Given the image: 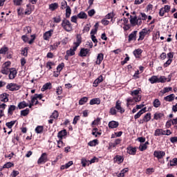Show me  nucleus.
<instances>
[{"label":"nucleus","mask_w":177,"mask_h":177,"mask_svg":"<svg viewBox=\"0 0 177 177\" xmlns=\"http://www.w3.org/2000/svg\"><path fill=\"white\" fill-rule=\"evenodd\" d=\"M15 124H16L15 120L7 122L6 125V127H8V128L11 129L13 127V125H15Z\"/></svg>","instance_id":"obj_42"},{"label":"nucleus","mask_w":177,"mask_h":177,"mask_svg":"<svg viewBox=\"0 0 177 177\" xmlns=\"http://www.w3.org/2000/svg\"><path fill=\"white\" fill-rule=\"evenodd\" d=\"M77 17L79 19H87L88 15H86V13H85L84 12H80L78 15H77Z\"/></svg>","instance_id":"obj_34"},{"label":"nucleus","mask_w":177,"mask_h":177,"mask_svg":"<svg viewBox=\"0 0 177 177\" xmlns=\"http://www.w3.org/2000/svg\"><path fill=\"white\" fill-rule=\"evenodd\" d=\"M100 103V98H94L90 101V104L93 106V104H99Z\"/></svg>","instance_id":"obj_29"},{"label":"nucleus","mask_w":177,"mask_h":177,"mask_svg":"<svg viewBox=\"0 0 177 177\" xmlns=\"http://www.w3.org/2000/svg\"><path fill=\"white\" fill-rule=\"evenodd\" d=\"M133 100H135L134 97H129L127 100V107H129V105L131 104V103H133Z\"/></svg>","instance_id":"obj_45"},{"label":"nucleus","mask_w":177,"mask_h":177,"mask_svg":"<svg viewBox=\"0 0 177 177\" xmlns=\"http://www.w3.org/2000/svg\"><path fill=\"white\" fill-rule=\"evenodd\" d=\"M129 169L124 168L121 171V172L118 175V177H124L125 176V173L128 172Z\"/></svg>","instance_id":"obj_36"},{"label":"nucleus","mask_w":177,"mask_h":177,"mask_svg":"<svg viewBox=\"0 0 177 177\" xmlns=\"http://www.w3.org/2000/svg\"><path fill=\"white\" fill-rule=\"evenodd\" d=\"M57 117H59V112H57V111H54L50 118H54L55 120V118H57Z\"/></svg>","instance_id":"obj_47"},{"label":"nucleus","mask_w":177,"mask_h":177,"mask_svg":"<svg viewBox=\"0 0 177 177\" xmlns=\"http://www.w3.org/2000/svg\"><path fill=\"white\" fill-rule=\"evenodd\" d=\"M175 99V95L174 94H171L169 95H167L166 97H165L164 100L166 102H172V100H174Z\"/></svg>","instance_id":"obj_24"},{"label":"nucleus","mask_w":177,"mask_h":177,"mask_svg":"<svg viewBox=\"0 0 177 177\" xmlns=\"http://www.w3.org/2000/svg\"><path fill=\"white\" fill-rule=\"evenodd\" d=\"M89 30H91V25L86 24L83 29V32H88Z\"/></svg>","instance_id":"obj_53"},{"label":"nucleus","mask_w":177,"mask_h":177,"mask_svg":"<svg viewBox=\"0 0 177 177\" xmlns=\"http://www.w3.org/2000/svg\"><path fill=\"white\" fill-rule=\"evenodd\" d=\"M53 20H54V23H60V21H62V17H60V16H57L53 18Z\"/></svg>","instance_id":"obj_55"},{"label":"nucleus","mask_w":177,"mask_h":177,"mask_svg":"<svg viewBox=\"0 0 177 177\" xmlns=\"http://www.w3.org/2000/svg\"><path fill=\"white\" fill-rule=\"evenodd\" d=\"M46 161H48V154L46 153H43L37 160V164H45Z\"/></svg>","instance_id":"obj_5"},{"label":"nucleus","mask_w":177,"mask_h":177,"mask_svg":"<svg viewBox=\"0 0 177 177\" xmlns=\"http://www.w3.org/2000/svg\"><path fill=\"white\" fill-rule=\"evenodd\" d=\"M24 31L26 33V34H30L31 33V27L30 26H27L24 28Z\"/></svg>","instance_id":"obj_58"},{"label":"nucleus","mask_w":177,"mask_h":177,"mask_svg":"<svg viewBox=\"0 0 177 177\" xmlns=\"http://www.w3.org/2000/svg\"><path fill=\"white\" fill-rule=\"evenodd\" d=\"M88 146L93 147L97 145V140H93L88 143Z\"/></svg>","instance_id":"obj_49"},{"label":"nucleus","mask_w":177,"mask_h":177,"mask_svg":"<svg viewBox=\"0 0 177 177\" xmlns=\"http://www.w3.org/2000/svg\"><path fill=\"white\" fill-rule=\"evenodd\" d=\"M147 32H149V30L146 28L142 29L141 32H140V36L138 38V41H143L145 39V37L147 35Z\"/></svg>","instance_id":"obj_8"},{"label":"nucleus","mask_w":177,"mask_h":177,"mask_svg":"<svg viewBox=\"0 0 177 177\" xmlns=\"http://www.w3.org/2000/svg\"><path fill=\"white\" fill-rule=\"evenodd\" d=\"M9 73H10L9 79L15 80V78H16V75H17V71H16V68H10Z\"/></svg>","instance_id":"obj_7"},{"label":"nucleus","mask_w":177,"mask_h":177,"mask_svg":"<svg viewBox=\"0 0 177 177\" xmlns=\"http://www.w3.org/2000/svg\"><path fill=\"white\" fill-rule=\"evenodd\" d=\"M77 46H73V48H70V50H68L66 51V55H68V56H74V55H75V50H77Z\"/></svg>","instance_id":"obj_12"},{"label":"nucleus","mask_w":177,"mask_h":177,"mask_svg":"<svg viewBox=\"0 0 177 177\" xmlns=\"http://www.w3.org/2000/svg\"><path fill=\"white\" fill-rule=\"evenodd\" d=\"M57 8H59V4H57V3H54L49 6L50 10H56Z\"/></svg>","instance_id":"obj_32"},{"label":"nucleus","mask_w":177,"mask_h":177,"mask_svg":"<svg viewBox=\"0 0 177 177\" xmlns=\"http://www.w3.org/2000/svg\"><path fill=\"white\" fill-rule=\"evenodd\" d=\"M130 18H131L130 19L131 24L133 25V26H136L138 17H133L132 15H131Z\"/></svg>","instance_id":"obj_31"},{"label":"nucleus","mask_w":177,"mask_h":177,"mask_svg":"<svg viewBox=\"0 0 177 177\" xmlns=\"http://www.w3.org/2000/svg\"><path fill=\"white\" fill-rule=\"evenodd\" d=\"M14 166L15 165L13 163L8 162L3 165V168H11V167Z\"/></svg>","instance_id":"obj_54"},{"label":"nucleus","mask_w":177,"mask_h":177,"mask_svg":"<svg viewBox=\"0 0 177 177\" xmlns=\"http://www.w3.org/2000/svg\"><path fill=\"white\" fill-rule=\"evenodd\" d=\"M86 102H88V97H84L80 100L79 104H80V105L85 104V103H86Z\"/></svg>","instance_id":"obj_39"},{"label":"nucleus","mask_w":177,"mask_h":177,"mask_svg":"<svg viewBox=\"0 0 177 177\" xmlns=\"http://www.w3.org/2000/svg\"><path fill=\"white\" fill-rule=\"evenodd\" d=\"M114 17V12H110L106 15V19H110Z\"/></svg>","instance_id":"obj_59"},{"label":"nucleus","mask_w":177,"mask_h":177,"mask_svg":"<svg viewBox=\"0 0 177 177\" xmlns=\"http://www.w3.org/2000/svg\"><path fill=\"white\" fill-rule=\"evenodd\" d=\"M53 32V30H50L49 31L46 32L43 36L44 39H45V41H48V39H49V38L52 37Z\"/></svg>","instance_id":"obj_13"},{"label":"nucleus","mask_w":177,"mask_h":177,"mask_svg":"<svg viewBox=\"0 0 177 177\" xmlns=\"http://www.w3.org/2000/svg\"><path fill=\"white\" fill-rule=\"evenodd\" d=\"M10 71V69H9L8 68H5V67H3L1 70L2 74H6V75H8V74H9Z\"/></svg>","instance_id":"obj_46"},{"label":"nucleus","mask_w":177,"mask_h":177,"mask_svg":"<svg viewBox=\"0 0 177 177\" xmlns=\"http://www.w3.org/2000/svg\"><path fill=\"white\" fill-rule=\"evenodd\" d=\"M73 165V161H69L68 163H66L64 166L61 167V169H64V168L67 169Z\"/></svg>","instance_id":"obj_44"},{"label":"nucleus","mask_w":177,"mask_h":177,"mask_svg":"<svg viewBox=\"0 0 177 177\" xmlns=\"http://www.w3.org/2000/svg\"><path fill=\"white\" fill-rule=\"evenodd\" d=\"M61 26L62 28H64V30L66 31V32H70L71 31H73V25L71 24V22H70L67 19H64L62 20Z\"/></svg>","instance_id":"obj_1"},{"label":"nucleus","mask_w":177,"mask_h":177,"mask_svg":"<svg viewBox=\"0 0 177 177\" xmlns=\"http://www.w3.org/2000/svg\"><path fill=\"white\" fill-rule=\"evenodd\" d=\"M7 89H9V91H19L20 89V86L16 84L10 83L8 84L6 86Z\"/></svg>","instance_id":"obj_4"},{"label":"nucleus","mask_w":177,"mask_h":177,"mask_svg":"<svg viewBox=\"0 0 177 177\" xmlns=\"http://www.w3.org/2000/svg\"><path fill=\"white\" fill-rule=\"evenodd\" d=\"M61 3H62L61 9L64 10L66 8H67V6H67V1H62Z\"/></svg>","instance_id":"obj_57"},{"label":"nucleus","mask_w":177,"mask_h":177,"mask_svg":"<svg viewBox=\"0 0 177 177\" xmlns=\"http://www.w3.org/2000/svg\"><path fill=\"white\" fill-rule=\"evenodd\" d=\"M153 107H160V106H161V102H160V100L158 99H156L153 102Z\"/></svg>","instance_id":"obj_38"},{"label":"nucleus","mask_w":177,"mask_h":177,"mask_svg":"<svg viewBox=\"0 0 177 177\" xmlns=\"http://www.w3.org/2000/svg\"><path fill=\"white\" fill-rule=\"evenodd\" d=\"M149 81L151 82V84H156L157 82H165L167 79L165 77H160L158 78L157 76L153 75L149 79Z\"/></svg>","instance_id":"obj_2"},{"label":"nucleus","mask_w":177,"mask_h":177,"mask_svg":"<svg viewBox=\"0 0 177 177\" xmlns=\"http://www.w3.org/2000/svg\"><path fill=\"white\" fill-rule=\"evenodd\" d=\"M161 135H165V131H162L161 129H158L155 131V136H161Z\"/></svg>","instance_id":"obj_20"},{"label":"nucleus","mask_w":177,"mask_h":177,"mask_svg":"<svg viewBox=\"0 0 177 177\" xmlns=\"http://www.w3.org/2000/svg\"><path fill=\"white\" fill-rule=\"evenodd\" d=\"M177 165V158H174L172 160H170V166L175 167Z\"/></svg>","instance_id":"obj_48"},{"label":"nucleus","mask_w":177,"mask_h":177,"mask_svg":"<svg viewBox=\"0 0 177 177\" xmlns=\"http://www.w3.org/2000/svg\"><path fill=\"white\" fill-rule=\"evenodd\" d=\"M37 99H39L41 100V99H42V94H35V96L32 97L31 100L32 103H35V100H37Z\"/></svg>","instance_id":"obj_26"},{"label":"nucleus","mask_w":177,"mask_h":177,"mask_svg":"<svg viewBox=\"0 0 177 177\" xmlns=\"http://www.w3.org/2000/svg\"><path fill=\"white\" fill-rule=\"evenodd\" d=\"M21 55H23V56H27L28 55V48L27 47H25L24 50H21Z\"/></svg>","instance_id":"obj_51"},{"label":"nucleus","mask_w":177,"mask_h":177,"mask_svg":"<svg viewBox=\"0 0 177 177\" xmlns=\"http://www.w3.org/2000/svg\"><path fill=\"white\" fill-rule=\"evenodd\" d=\"M57 147H59V149H60L61 147H63V140L59 139V140L57 141Z\"/></svg>","instance_id":"obj_62"},{"label":"nucleus","mask_w":177,"mask_h":177,"mask_svg":"<svg viewBox=\"0 0 177 177\" xmlns=\"http://www.w3.org/2000/svg\"><path fill=\"white\" fill-rule=\"evenodd\" d=\"M52 88V84L50 82L46 83L41 88V92H45L47 89Z\"/></svg>","instance_id":"obj_16"},{"label":"nucleus","mask_w":177,"mask_h":177,"mask_svg":"<svg viewBox=\"0 0 177 177\" xmlns=\"http://www.w3.org/2000/svg\"><path fill=\"white\" fill-rule=\"evenodd\" d=\"M153 172H154V168H153V167L148 168L146 170L147 175H151V174H153Z\"/></svg>","instance_id":"obj_52"},{"label":"nucleus","mask_w":177,"mask_h":177,"mask_svg":"<svg viewBox=\"0 0 177 177\" xmlns=\"http://www.w3.org/2000/svg\"><path fill=\"white\" fill-rule=\"evenodd\" d=\"M29 113H30V109L27 108L26 109L21 111V115H24V117H26V115H28Z\"/></svg>","instance_id":"obj_41"},{"label":"nucleus","mask_w":177,"mask_h":177,"mask_svg":"<svg viewBox=\"0 0 177 177\" xmlns=\"http://www.w3.org/2000/svg\"><path fill=\"white\" fill-rule=\"evenodd\" d=\"M154 157H156L158 160L162 158L165 156V152L162 151H155L153 152Z\"/></svg>","instance_id":"obj_6"},{"label":"nucleus","mask_w":177,"mask_h":177,"mask_svg":"<svg viewBox=\"0 0 177 177\" xmlns=\"http://www.w3.org/2000/svg\"><path fill=\"white\" fill-rule=\"evenodd\" d=\"M146 149H147V145H146V144H141L139 147L140 151H144Z\"/></svg>","instance_id":"obj_50"},{"label":"nucleus","mask_w":177,"mask_h":177,"mask_svg":"<svg viewBox=\"0 0 177 177\" xmlns=\"http://www.w3.org/2000/svg\"><path fill=\"white\" fill-rule=\"evenodd\" d=\"M76 38L77 42H75L74 45L78 48V46L81 45V42H82V37H81V35H77Z\"/></svg>","instance_id":"obj_19"},{"label":"nucleus","mask_w":177,"mask_h":177,"mask_svg":"<svg viewBox=\"0 0 177 177\" xmlns=\"http://www.w3.org/2000/svg\"><path fill=\"white\" fill-rule=\"evenodd\" d=\"M140 93V90H134L131 92V96L134 97L135 102H140V100H142V96L139 95Z\"/></svg>","instance_id":"obj_3"},{"label":"nucleus","mask_w":177,"mask_h":177,"mask_svg":"<svg viewBox=\"0 0 177 177\" xmlns=\"http://www.w3.org/2000/svg\"><path fill=\"white\" fill-rule=\"evenodd\" d=\"M25 107H28V104L26 103V102L23 101L19 103L18 108L20 110H21V109H24Z\"/></svg>","instance_id":"obj_27"},{"label":"nucleus","mask_w":177,"mask_h":177,"mask_svg":"<svg viewBox=\"0 0 177 177\" xmlns=\"http://www.w3.org/2000/svg\"><path fill=\"white\" fill-rule=\"evenodd\" d=\"M118 125H119L118 122H115V121H111L109 123V127L112 129L117 128Z\"/></svg>","instance_id":"obj_23"},{"label":"nucleus","mask_w":177,"mask_h":177,"mask_svg":"<svg viewBox=\"0 0 177 177\" xmlns=\"http://www.w3.org/2000/svg\"><path fill=\"white\" fill-rule=\"evenodd\" d=\"M145 113H146V108L142 109L138 113H137L134 115L135 120H138V118H140V116H141L142 114H145Z\"/></svg>","instance_id":"obj_15"},{"label":"nucleus","mask_w":177,"mask_h":177,"mask_svg":"<svg viewBox=\"0 0 177 177\" xmlns=\"http://www.w3.org/2000/svg\"><path fill=\"white\" fill-rule=\"evenodd\" d=\"M8 52V47H3L0 50V53L2 55H5Z\"/></svg>","instance_id":"obj_61"},{"label":"nucleus","mask_w":177,"mask_h":177,"mask_svg":"<svg viewBox=\"0 0 177 177\" xmlns=\"http://www.w3.org/2000/svg\"><path fill=\"white\" fill-rule=\"evenodd\" d=\"M66 135H67V131H66V129H64L58 133L57 137L59 139L63 140V137L66 136Z\"/></svg>","instance_id":"obj_21"},{"label":"nucleus","mask_w":177,"mask_h":177,"mask_svg":"<svg viewBox=\"0 0 177 177\" xmlns=\"http://www.w3.org/2000/svg\"><path fill=\"white\" fill-rule=\"evenodd\" d=\"M144 120H145V122H149L151 120V113H148L144 116Z\"/></svg>","instance_id":"obj_35"},{"label":"nucleus","mask_w":177,"mask_h":177,"mask_svg":"<svg viewBox=\"0 0 177 177\" xmlns=\"http://www.w3.org/2000/svg\"><path fill=\"white\" fill-rule=\"evenodd\" d=\"M100 118H97L96 120H95L93 122H92V125H99V122H100Z\"/></svg>","instance_id":"obj_60"},{"label":"nucleus","mask_w":177,"mask_h":177,"mask_svg":"<svg viewBox=\"0 0 177 177\" xmlns=\"http://www.w3.org/2000/svg\"><path fill=\"white\" fill-rule=\"evenodd\" d=\"M138 34V30L133 31L129 35V42L131 41H136V35Z\"/></svg>","instance_id":"obj_11"},{"label":"nucleus","mask_w":177,"mask_h":177,"mask_svg":"<svg viewBox=\"0 0 177 177\" xmlns=\"http://www.w3.org/2000/svg\"><path fill=\"white\" fill-rule=\"evenodd\" d=\"M103 53H100L98 54L97 57V61H96V64H101L102 62H103Z\"/></svg>","instance_id":"obj_22"},{"label":"nucleus","mask_w":177,"mask_h":177,"mask_svg":"<svg viewBox=\"0 0 177 177\" xmlns=\"http://www.w3.org/2000/svg\"><path fill=\"white\" fill-rule=\"evenodd\" d=\"M103 82V76L100 75L98 78H97L93 82V86L96 87L100 82Z\"/></svg>","instance_id":"obj_18"},{"label":"nucleus","mask_w":177,"mask_h":177,"mask_svg":"<svg viewBox=\"0 0 177 177\" xmlns=\"http://www.w3.org/2000/svg\"><path fill=\"white\" fill-rule=\"evenodd\" d=\"M95 13H96V12L93 9H92L88 12V15L90 17H92V16H93L95 15Z\"/></svg>","instance_id":"obj_63"},{"label":"nucleus","mask_w":177,"mask_h":177,"mask_svg":"<svg viewBox=\"0 0 177 177\" xmlns=\"http://www.w3.org/2000/svg\"><path fill=\"white\" fill-rule=\"evenodd\" d=\"M114 161L115 162H119V164H121V162H122L124 161V158L121 156H116L114 158Z\"/></svg>","instance_id":"obj_28"},{"label":"nucleus","mask_w":177,"mask_h":177,"mask_svg":"<svg viewBox=\"0 0 177 177\" xmlns=\"http://www.w3.org/2000/svg\"><path fill=\"white\" fill-rule=\"evenodd\" d=\"M162 117H164V113H156L154 114L153 118L154 120H160V118H162Z\"/></svg>","instance_id":"obj_33"},{"label":"nucleus","mask_w":177,"mask_h":177,"mask_svg":"<svg viewBox=\"0 0 177 177\" xmlns=\"http://www.w3.org/2000/svg\"><path fill=\"white\" fill-rule=\"evenodd\" d=\"M43 131H44V127L42 126H38L35 129V132L37 133H42Z\"/></svg>","instance_id":"obj_40"},{"label":"nucleus","mask_w":177,"mask_h":177,"mask_svg":"<svg viewBox=\"0 0 177 177\" xmlns=\"http://www.w3.org/2000/svg\"><path fill=\"white\" fill-rule=\"evenodd\" d=\"M64 67V63H62L57 67V71H60Z\"/></svg>","instance_id":"obj_64"},{"label":"nucleus","mask_w":177,"mask_h":177,"mask_svg":"<svg viewBox=\"0 0 177 177\" xmlns=\"http://www.w3.org/2000/svg\"><path fill=\"white\" fill-rule=\"evenodd\" d=\"M59 45H60V42H57V43L54 44L53 45H50V49L51 50H54V49H57V46H59Z\"/></svg>","instance_id":"obj_43"},{"label":"nucleus","mask_w":177,"mask_h":177,"mask_svg":"<svg viewBox=\"0 0 177 177\" xmlns=\"http://www.w3.org/2000/svg\"><path fill=\"white\" fill-rule=\"evenodd\" d=\"M88 53H89V49L82 48L80 52V56L81 57H84L86 56V55H88Z\"/></svg>","instance_id":"obj_14"},{"label":"nucleus","mask_w":177,"mask_h":177,"mask_svg":"<svg viewBox=\"0 0 177 177\" xmlns=\"http://www.w3.org/2000/svg\"><path fill=\"white\" fill-rule=\"evenodd\" d=\"M9 94L4 93L0 95V101L6 103L9 102Z\"/></svg>","instance_id":"obj_10"},{"label":"nucleus","mask_w":177,"mask_h":177,"mask_svg":"<svg viewBox=\"0 0 177 177\" xmlns=\"http://www.w3.org/2000/svg\"><path fill=\"white\" fill-rule=\"evenodd\" d=\"M142 49L138 48L133 51V55L136 57H139L142 55Z\"/></svg>","instance_id":"obj_30"},{"label":"nucleus","mask_w":177,"mask_h":177,"mask_svg":"<svg viewBox=\"0 0 177 177\" xmlns=\"http://www.w3.org/2000/svg\"><path fill=\"white\" fill-rule=\"evenodd\" d=\"M109 113L111 115H115V114H117V110H115V108L112 107L111 108Z\"/></svg>","instance_id":"obj_56"},{"label":"nucleus","mask_w":177,"mask_h":177,"mask_svg":"<svg viewBox=\"0 0 177 177\" xmlns=\"http://www.w3.org/2000/svg\"><path fill=\"white\" fill-rule=\"evenodd\" d=\"M70 15H71V8H70V6H68L66 9V17L68 19V17H70Z\"/></svg>","instance_id":"obj_37"},{"label":"nucleus","mask_w":177,"mask_h":177,"mask_svg":"<svg viewBox=\"0 0 177 177\" xmlns=\"http://www.w3.org/2000/svg\"><path fill=\"white\" fill-rule=\"evenodd\" d=\"M16 109H17L16 106L10 105L9 107H8V114L12 115L13 114V111H15V110H16Z\"/></svg>","instance_id":"obj_25"},{"label":"nucleus","mask_w":177,"mask_h":177,"mask_svg":"<svg viewBox=\"0 0 177 177\" xmlns=\"http://www.w3.org/2000/svg\"><path fill=\"white\" fill-rule=\"evenodd\" d=\"M127 153L132 156H135V154H136V148H133L132 147H127Z\"/></svg>","instance_id":"obj_17"},{"label":"nucleus","mask_w":177,"mask_h":177,"mask_svg":"<svg viewBox=\"0 0 177 177\" xmlns=\"http://www.w3.org/2000/svg\"><path fill=\"white\" fill-rule=\"evenodd\" d=\"M115 109H116L118 111L121 113V114H122L123 113H125V110L121 106V101L120 100H118L116 102Z\"/></svg>","instance_id":"obj_9"}]
</instances>
